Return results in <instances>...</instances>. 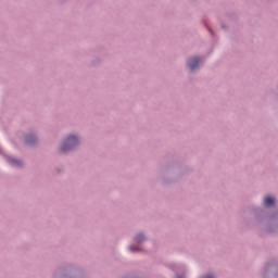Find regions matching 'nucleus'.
Segmentation results:
<instances>
[{
    "instance_id": "3",
    "label": "nucleus",
    "mask_w": 278,
    "mask_h": 278,
    "mask_svg": "<svg viewBox=\"0 0 278 278\" xmlns=\"http://www.w3.org/2000/svg\"><path fill=\"white\" fill-rule=\"evenodd\" d=\"M275 203V198L270 197V195H267L265 199H264V205L265 207H270V205H273Z\"/></svg>"
},
{
    "instance_id": "2",
    "label": "nucleus",
    "mask_w": 278,
    "mask_h": 278,
    "mask_svg": "<svg viewBox=\"0 0 278 278\" xmlns=\"http://www.w3.org/2000/svg\"><path fill=\"white\" fill-rule=\"evenodd\" d=\"M199 62H201L199 58L190 59L188 62V67L190 68V71H194V68L199 66Z\"/></svg>"
},
{
    "instance_id": "6",
    "label": "nucleus",
    "mask_w": 278,
    "mask_h": 278,
    "mask_svg": "<svg viewBox=\"0 0 278 278\" xmlns=\"http://www.w3.org/2000/svg\"><path fill=\"white\" fill-rule=\"evenodd\" d=\"M136 240H137V242H142V240H144V236L138 235V236L136 237Z\"/></svg>"
},
{
    "instance_id": "4",
    "label": "nucleus",
    "mask_w": 278,
    "mask_h": 278,
    "mask_svg": "<svg viewBox=\"0 0 278 278\" xmlns=\"http://www.w3.org/2000/svg\"><path fill=\"white\" fill-rule=\"evenodd\" d=\"M9 164H11L12 166H21V161L14 159V157H9L8 159Z\"/></svg>"
},
{
    "instance_id": "1",
    "label": "nucleus",
    "mask_w": 278,
    "mask_h": 278,
    "mask_svg": "<svg viewBox=\"0 0 278 278\" xmlns=\"http://www.w3.org/2000/svg\"><path fill=\"white\" fill-rule=\"evenodd\" d=\"M77 144H79V139H77V137L75 136H70L64 140L61 147V151L63 153H66V151H71V149H73L74 147H77Z\"/></svg>"
},
{
    "instance_id": "5",
    "label": "nucleus",
    "mask_w": 278,
    "mask_h": 278,
    "mask_svg": "<svg viewBox=\"0 0 278 278\" xmlns=\"http://www.w3.org/2000/svg\"><path fill=\"white\" fill-rule=\"evenodd\" d=\"M27 144H34L36 142V136H28L26 139Z\"/></svg>"
},
{
    "instance_id": "7",
    "label": "nucleus",
    "mask_w": 278,
    "mask_h": 278,
    "mask_svg": "<svg viewBox=\"0 0 278 278\" xmlns=\"http://www.w3.org/2000/svg\"><path fill=\"white\" fill-rule=\"evenodd\" d=\"M130 251H136V249L134 247H130Z\"/></svg>"
}]
</instances>
